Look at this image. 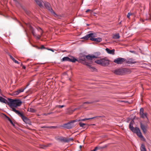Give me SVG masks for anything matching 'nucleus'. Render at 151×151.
Returning <instances> with one entry per match:
<instances>
[{"label": "nucleus", "mask_w": 151, "mask_h": 151, "mask_svg": "<svg viewBox=\"0 0 151 151\" xmlns=\"http://www.w3.org/2000/svg\"><path fill=\"white\" fill-rule=\"evenodd\" d=\"M139 115L141 118L143 119L146 118L147 120H148V119L147 116V114L146 112L144 113V109L142 108H141L140 109Z\"/></svg>", "instance_id": "10"}, {"label": "nucleus", "mask_w": 151, "mask_h": 151, "mask_svg": "<svg viewBox=\"0 0 151 151\" xmlns=\"http://www.w3.org/2000/svg\"><path fill=\"white\" fill-rule=\"evenodd\" d=\"M86 56H84L83 57H81L78 60H77V61H78V62L81 63L83 65H87L91 71H95L96 70V69L93 67H92L91 65H89V64H91L92 63V62L91 61V60L87 59L86 58Z\"/></svg>", "instance_id": "3"}, {"label": "nucleus", "mask_w": 151, "mask_h": 151, "mask_svg": "<svg viewBox=\"0 0 151 151\" xmlns=\"http://www.w3.org/2000/svg\"><path fill=\"white\" fill-rule=\"evenodd\" d=\"M76 122V120H73L63 124V127L66 129H70L72 128L73 125L72 124Z\"/></svg>", "instance_id": "9"}, {"label": "nucleus", "mask_w": 151, "mask_h": 151, "mask_svg": "<svg viewBox=\"0 0 151 151\" xmlns=\"http://www.w3.org/2000/svg\"><path fill=\"white\" fill-rule=\"evenodd\" d=\"M28 111L32 113H34L35 112V109L33 108H30L28 109Z\"/></svg>", "instance_id": "27"}, {"label": "nucleus", "mask_w": 151, "mask_h": 151, "mask_svg": "<svg viewBox=\"0 0 151 151\" xmlns=\"http://www.w3.org/2000/svg\"><path fill=\"white\" fill-rule=\"evenodd\" d=\"M34 47H36L38 49H47V48H45L44 45H42L41 46V47H40V48H39V47H38L37 46H34Z\"/></svg>", "instance_id": "28"}, {"label": "nucleus", "mask_w": 151, "mask_h": 151, "mask_svg": "<svg viewBox=\"0 0 151 151\" xmlns=\"http://www.w3.org/2000/svg\"><path fill=\"white\" fill-rule=\"evenodd\" d=\"M132 14L129 13H128L127 15V17L128 18H129L130 16Z\"/></svg>", "instance_id": "34"}, {"label": "nucleus", "mask_w": 151, "mask_h": 151, "mask_svg": "<svg viewBox=\"0 0 151 151\" xmlns=\"http://www.w3.org/2000/svg\"><path fill=\"white\" fill-rule=\"evenodd\" d=\"M37 4L41 8L43 7L42 3H43L42 0H35Z\"/></svg>", "instance_id": "17"}, {"label": "nucleus", "mask_w": 151, "mask_h": 151, "mask_svg": "<svg viewBox=\"0 0 151 151\" xmlns=\"http://www.w3.org/2000/svg\"><path fill=\"white\" fill-rule=\"evenodd\" d=\"M106 50L107 52L109 54L112 55H114V54L115 50L114 49L112 50H110L108 48H106Z\"/></svg>", "instance_id": "19"}, {"label": "nucleus", "mask_w": 151, "mask_h": 151, "mask_svg": "<svg viewBox=\"0 0 151 151\" xmlns=\"http://www.w3.org/2000/svg\"><path fill=\"white\" fill-rule=\"evenodd\" d=\"M120 38V36L118 33L114 35L113 36V38L114 39H118Z\"/></svg>", "instance_id": "24"}, {"label": "nucleus", "mask_w": 151, "mask_h": 151, "mask_svg": "<svg viewBox=\"0 0 151 151\" xmlns=\"http://www.w3.org/2000/svg\"><path fill=\"white\" fill-rule=\"evenodd\" d=\"M69 56L70 58L68 57H65L63 58L62 60V61H68L69 62H72L73 63H75L77 61V60L76 58H75L74 57L72 56Z\"/></svg>", "instance_id": "7"}, {"label": "nucleus", "mask_w": 151, "mask_h": 151, "mask_svg": "<svg viewBox=\"0 0 151 151\" xmlns=\"http://www.w3.org/2000/svg\"><path fill=\"white\" fill-rule=\"evenodd\" d=\"M29 28L33 36L37 40H39L41 36L42 35L43 31L42 29L40 27H36V29L38 31L40 34H37L35 32L33 28L31 26H29Z\"/></svg>", "instance_id": "4"}, {"label": "nucleus", "mask_w": 151, "mask_h": 151, "mask_svg": "<svg viewBox=\"0 0 151 151\" xmlns=\"http://www.w3.org/2000/svg\"><path fill=\"white\" fill-rule=\"evenodd\" d=\"M140 127L141 129L142 130L144 134H146L148 128V126L147 124L144 125L142 123H140Z\"/></svg>", "instance_id": "15"}, {"label": "nucleus", "mask_w": 151, "mask_h": 151, "mask_svg": "<svg viewBox=\"0 0 151 151\" xmlns=\"http://www.w3.org/2000/svg\"><path fill=\"white\" fill-rule=\"evenodd\" d=\"M102 39L101 37H98V38H95L94 37L92 40V41L96 42H99L101 41Z\"/></svg>", "instance_id": "21"}, {"label": "nucleus", "mask_w": 151, "mask_h": 151, "mask_svg": "<svg viewBox=\"0 0 151 151\" xmlns=\"http://www.w3.org/2000/svg\"><path fill=\"white\" fill-rule=\"evenodd\" d=\"M57 106V107H58L59 108H62L64 107V106L63 105H59L58 106Z\"/></svg>", "instance_id": "31"}, {"label": "nucleus", "mask_w": 151, "mask_h": 151, "mask_svg": "<svg viewBox=\"0 0 151 151\" xmlns=\"http://www.w3.org/2000/svg\"><path fill=\"white\" fill-rule=\"evenodd\" d=\"M141 151H146L145 145L143 144H142L140 147Z\"/></svg>", "instance_id": "23"}, {"label": "nucleus", "mask_w": 151, "mask_h": 151, "mask_svg": "<svg viewBox=\"0 0 151 151\" xmlns=\"http://www.w3.org/2000/svg\"><path fill=\"white\" fill-rule=\"evenodd\" d=\"M0 101L1 102L4 103L6 104H7L8 105L9 101H8L4 98L0 96Z\"/></svg>", "instance_id": "20"}, {"label": "nucleus", "mask_w": 151, "mask_h": 151, "mask_svg": "<svg viewBox=\"0 0 151 151\" xmlns=\"http://www.w3.org/2000/svg\"><path fill=\"white\" fill-rule=\"evenodd\" d=\"M95 62L96 63L100 65H101V59L100 60H96L95 61Z\"/></svg>", "instance_id": "26"}, {"label": "nucleus", "mask_w": 151, "mask_h": 151, "mask_svg": "<svg viewBox=\"0 0 151 151\" xmlns=\"http://www.w3.org/2000/svg\"><path fill=\"white\" fill-rule=\"evenodd\" d=\"M97 149V147H96L93 150V151H96V150Z\"/></svg>", "instance_id": "40"}, {"label": "nucleus", "mask_w": 151, "mask_h": 151, "mask_svg": "<svg viewBox=\"0 0 151 151\" xmlns=\"http://www.w3.org/2000/svg\"><path fill=\"white\" fill-rule=\"evenodd\" d=\"M15 112L18 114L19 116L21 117L23 121L26 124H28L29 125L31 124V122L30 120L27 117L24 116L22 112H21L17 110L14 109Z\"/></svg>", "instance_id": "5"}, {"label": "nucleus", "mask_w": 151, "mask_h": 151, "mask_svg": "<svg viewBox=\"0 0 151 151\" xmlns=\"http://www.w3.org/2000/svg\"><path fill=\"white\" fill-rule=\"evenodd\" d=\"M8 105L12 109V110L15 112L14 109H16V108L20 106L22 104V102L19 99H13L8 98Z\"/></svg>", "instance_id": "1"}, {"label": "nucleus", "mask_w": 151, "mask_h": 151, "mask_svg": "<svg viewBox=\"0 0 151 151\" xmlns=\"http://www.w3.org/2000/svg\"><path fill=\"white\" fill-rule=\"evenodd\" d=\"M126 60V59L124 58H119L115 59L114 62L118 64H121L125 62Z\"/></svg>", "instance_id": "13"}, {"label": "nucleus", "mask_w": 151, "mask_h": 151, "mask_svg": "<svg viewBox=\"0 0 151 151\" xmlns=\"http://www.w3.org/2000/svg\"><path fill=\"white\" fill-rule=\"evenodd\" d=\"M109 64V60L106 58L101 59V65L103 66H108Z\"/></svg>", "instance_id": "16"}, {"label": "nucleus", "mask_w": 151, "mask_h": 151, "mask_svg": "<svg viewBox=\"0 0 151 151\" xmlns=\"http://www.w3.org/2000/svg\"><path fill=\"white\" fill-rule=\"evenodd\" d=\"M15 63H17V64H19V63L18 61H17V60H16L15 59L14 60V61H13Z\"/></svg>", "instance_id": "33"}, {"label": "nucleus", "mask_w": 151, "mask_h": 151, "mask_svg": "<svg viewBox=\"0 0 151 151\" xmlns=\"http://www.w3.org/2000/svg\"><path fill=\"white\" fill-rule=\"evenodd\" d=\"M128 69L126 68L116 69L113 71L114 73L116 75H122L127 72Z\"/></svg>", "instance_id": "6"}, {"label": "nucleus", "mask_w": 151, "mask_h": 151, "mask_svg": "<svg viewBox=\"0 0 151 151\" xmlns=\"http://www.w3.org/2000/svg\"><path fill=\"white\" fill-rule=\"evenodd\" d=\"M29 84H28L27 85V86H29Z\"/></svg>", "instance_id": "42"}, {"label": "nucleus", "mask_w": 151, "mask_h": 151, "mask_svg": "<svg viewBox=\"0 0 151 151\" xmlns=\"http://www.w3.org/2000/svg\"><path fill=\"white\" fill-rule=\"evenodd\" d=\"M90 102H85L84 103V104H90Z\"/></svg>", "instance_id": "41"}, {"label": "nucleus", "mask_w": 151, "mask_h": 151, "mask_svg": "<svg viewBox=\"0 0 151 151\" xmlns=\"http://www.w3.org/2000/svg\"><path fill=\"white\" fill-rule=\"evenodd\" d=\"M96 117H92V118H85L84 119H80L79 120V121H84L86 120H88L90 119H93Z\"/></svg>", "instance_id": "25"}, {"label": "nucleus", "mask_w": 151, "mask_h": 151, "mask_svg": "<svg viewBox=\"0 0 151 151\" xmlns=\"http://www.w3.org/2000/svg\"><path fill=\"white\" fill-rule=\"evenodd\" d=\"M10 58L13 61H14L15 59L11 55H10Z\"/></svg>", "instance_id": "35"}, {"label": "nucleus", "mask_w": 151, "mask_h": 151, "mask_svg": "<svg viewBox=\"0 0 151 151\" xmlns=\"http://www.w3.org/2000/svg\"><path fill=\"white\" fill-rule=\"evenodd\" d=\"M90 11H91V10L89 9H87V10H86V13H87V12H89Z\"/></svg>", "instance_id": "39"}, {"label": "nucleus", "mask_w": 151, "mask_h": 151, "mask_svg": "<svg viewBox=\"0 0 151 151\" xmlns=\"http://www.w3.org/2000/svg\"><path fill=\"white\" fill-rule=\"evenodd\" d=\"M21 65L22 66V68H23L24 69H25V68H26L25 66L24 65H23L22 63H21Z\"/></svg>", "instance_id": "36"}, {"label": "nucleus", "mask_w": 151, "mask_h": 151, "mask_svg": "<svg viewBox=\"0 0 151 151\" xmlns=\"http://www.w3.org/2000/svg\"><path fill=\"white\" fill-rule=\"evenodd\" d=\"M126 62L128 64H132L137 63L136 62L134 61L132 58H130Z\"/></svg>", "instance_id": "18"}, {"label": "nucleus", "mask_w": 151, "mask_h": 151, "mask_svg": "<svg viewBox=\"0 0 151 151\" xmlns=\"http://www.w3.org/2000/svg\"><path fill=\"white\" fill-rule=\"evenodd\" d=\"M15 63H17V64H19V63L18 61H17V60H16L15 59L14 60V61H13Z\"/></svg>", "instance_id": "32"}, {"label": "nucleus", "mask_w": 151, "mask_h": 151, "mask_svg": "<svg viewBox=\"0 0 151 151\" xmlns=\"http://www.w3.org/2000/svg\"><path fill=\"white\" fill-rule=\"evenodd\" d=\"M27 87H25L24 88H21L18 89L17 91L15 92L16 94L17 95H18L20 93L23 92L24 91V90Z\"/></svg>", "instance_id": "22"}, {"label": "nucleus", "mask_w": 151, "mask_h": 151, "mask_svg": "<svg viewBox=\"0 0 151 151\" xmlns=\"http://www.w3.org/2000/svg\"><path fill=\"white\" fill-rule=\"evenodd\" d=\"M6 117V118H7V119L11 123L13 124V122L12 121V120L8 117L7 116Z\"/></svg>", "instance_id": "30"}, {"label": "nucleus", "mask_w": 151, "mask_h": 151, "mask_svg": "<svg viewBox=\"0 0 151 151\" xmlns=\"http://www.w3.org/2000/svg\"><path fill=\"white\" fill-rule=\"evenodd\" d=\"M44 4L45 6L47 9L50 11L53 14L55 15H57L54 11L52 10L50 4L49 3L47 2H45Z\"/></svg>", "instance_id": "12"}, {"label": "nucleus", "mask_w": 151, "mask_h": 151, "mask_svg": "<svg viewBox=\"0 0 151 151\" xmlns=\"http://www.w3.org/2000/svg\"><path fill=\"white\" fill-rule=\"evenodd\" d=\"M79 124L80 126L81 127H83L84 126L86 125L85 124L82 122H79Z\"/></svg>", "instance_id": "29"}, {"label": "nucleus", "mask_w": 151, "mask_h": 151, "mask_svg": "<svg viewBox=\"0 0 151 151\" xmlns=\"http://www.w3.org/2000/svg\"><path fill=\"white\" fill-rule=\"evenodd\" d=\"M47 49L48 50H50L53 52H54V51L52 49H49V48H47Z\"/></svg>", "instance_id": "37"}, {"label": "nucleus", "mask_w": 151, "mask_h": 151, "mask_svg": "<svg viewBox=\"0 0 151 151\" xmlns=\"http://www.w3.org/2000/svg\"><path fill=\"white\" fill-rule=\"evenodd\" d=\"M129 128L130 130L133 132L136 133L137 136L140 138L141 139L144 141H145L146 139L142 134V133L139 128L135 127L134 128L133 127V122H131L129 125Z\"/></svg>", "instance_id": "2"}, {"label": "nucleus", "mask_w": 151, "mask_h": 151, "mask_svg": "<svg viewBox=\"0 0 151 151\" xmlns=\"http://www.w3.org/2000/svg\"><path fill=\"white\" fill-rule=\"evenodd\" d=\"M95 37V34L94 33H91L88 35H87L83 37L82 38L84 39L85 40H87L89 39L92 41V40Z\"/></svg>", "instance_id": "14"}, {"label": "nucleus", "mask_w": 151, "mask_h": 151, "mask_svg": "<svg viewBox=\"0 0 151 151\" xmlns=\"http://www.w3.org/2000/svg\"><path fill=\"white\" fill-rule=\"evenodd\" d=\"M42 128H50V127H47V126H44L43 127H42Z\"/></svg>", "instance_id": "38"}, {"label": "nucleus", "mask_w": 151, "mask_h": 151, "mask_svg": "<svg viewBox=\"0 0 151 151\" xmlns=\"http://www.w3.org/2000/svg\"><path fill=\"white\" fill-rule=\"evenodd\" d=\"M101 53L100 52H96L95 53V55H86V58L88 60H92L93 58H98V56Z\"/></svg>", "instance_id": "8"}, {"label": "nucleus", "mask_w": 151, "mask_h": 151, "mask_svg": "<svg viewBox=\"0 0 151 151\" xmlns=\"http://www.w3.org/2000/svg\"><path fill=\"white\" fill-rule=\"evenodd\" d=\"M58 140L59 142H68L73 140V138H66L61 137L58 138Z\"/></svg>", "instance_id": "11"}]
</instances>
